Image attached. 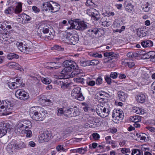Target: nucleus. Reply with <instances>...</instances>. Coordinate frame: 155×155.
Here are the masks:
<instances>
[{
  "label": "nucleus",
  "instance_id": "38",
  "mask_svg": "<svg viewBox=\"0 0 155 155\" xmlns=\"http://www.w3.org/2000/svg\"><path fill=\"white\" fill-rule=\"evenodd\" d=\"M25 44H23L22 42L20 41H17L15 44V45L19 50L22 52L24 49L23 46Z\"/></svg>",
  "mask_w": 155,
  "mask_h": 155
},
{
  "label": "nucleus",
  "instance_id": "16",
  "mask_svg": "<svg viewBox=\"0 0 155 155\" xmlns=\"http://www.w3.org/2000/svg\"><path fill=\"white\" fill-rule=\"evenodd\" d=\"M18 16L19 17L17 18L18 20H19V21L20 19L21 20V19L22 22H23V21H24V22L25 23L26 22L30 21L31 19V17L25 13L20 14Z\"/></svg>",
  "mask_w": 155,
  "mask_h": 155
},
{
  "label": "nucleus",
  "instance_id": "47",
  "mask_svg": "<svg viewBox=\"0 0 155 155\" xmlns=\"http://www.w3.org/2000/svg\"><path fill=\"white\" fill-rule=\"evenodd\" d=\"M65 114V110H64L63 108H57V115L58 116H61L63 114Z\"/></svg>",
  "mask_w": 155,
  "mask_h": 155
},
{
  "label": "nucleus",
  "instance_id": "43",
  "mask_svg": "<svg viewBox=\"0 0 155 155\" xmlns=\"http://www.w3.org/2000/svg\"><path fill=\"white\" fill-rule=\"evenodd\" d=\"M86 148H81L76 149V151L77 153L80 154H84L87 151Z\"/></svg>",
  "mask_w": 155,
  "mask_h": 155
},
{
  "label": "nucleus",
  "instance_id": "46",
  "mask_svg": "<svg viewBox=\"0 0 155 155\" xmlns=\"http://www.w3.org/2000/svg\"><path fill=\"white\" fill-rule=\"evenodd\" d=\"M73 112L72 113V117H76L79 114V111L78 109L74 107L73 108Z\"/></svg>",
  "mask_w": 155,
  "mask_h": 155
},
{
  "label": "nucleus",
  "instance_id": "29",
  "mask_svg": "<svg viewBox=\"0 0 155 155\" xmlns=\"http://www.w3.org/2000/svg\"><path fill=\"white\" fill-rule=\"evenodd\" d=\"M97 28H91L88 30L87 31V33L91 37L93 38L96 35Z\"/></svg>",
  "mask_w": 155,
  "mask_h": 155
},
{
  "label": "nucleus",
  "instance_id": "52",
  "mask_svg": "<svg viewBox=\"0 0 155 155\" xmlns=\"http://www.w3.org/2000/svg\"><path fill=\"white\" fill-rule=\"evenodd\" d=\"M150 8L149 6V4L147 3L146 4L143 6L142 7L143 10L145 12H148L150 9Z\"/></svg>",
  "mask_w": 155,
  "mask_h": 155
},
{
  "label": "nucleus",
  "instance_id": "15",
  "mask_svg": "<svg viewBox=\"0 0 155 155\" xmlns=\"http://www.w3.org/2000/svg\"><path fill=\"white\" fill-rule=\"evenodd\" d=\"M63 64L64 66H66L70 68L71 71V69H76L78 66L77 64L74 61L70 60L64 61Z\"/></svg>",
  "mask_w": 155,
  "mask_h": 155
},
{
  "label": "nucleus",
  "instance_id": "49",
  "mask_svg": "<svg viewBox=\"0 0 155 155\" xmlns=\"http://www.w3.org/2000/svg\"><path fill=\"white\" fill-rule=\"evenodd\" d=\"M110 76L106 75L105 77V79L108 84H110L113 80L111 79Z\"/></svg>",
  "mask_w": 155,
  "mask_h": 155
},
{
  "label": "nucleus",
  "instance_id": "24",
  "mask_svg": "<svg viewBox=\"0 0 155 155\" xmlns=\"http://www.w3.org/2000/svg\"><path fill=\"white\" fill-rule=\"evenodd\" d=\"M91 17L95 21H97L101 18V16L99 12L94 8V11L92 12Z\"/></svg>",
  "mask_w": 155,
  "mask_h": 155
},
{
  "label": "nucleus",
  "instance_id": "62",
  "mask_svg": "<svg viewBox=\"0 0 155 155\" xmlns=\"http://www.w3.org/2000/svg\"><path fill=\"white\" fill-rule=\"evenodd\" d=\"M94 8H90L87 9L86 10V13L87 14L90 16L92 15V12L94 11Z\"/></svg>",
  "mask_w": 155,
  "mask_h": 155
},
{
  "label": "nucleus",
  "instance_id": "17",
  "mask_svg": "<svg viewBox=\"0 0 155 155\" xmlns=\"http://www.w3.org/2000/svg\"><path fill=\"white\" fill-rule=\"evenodd\" d=\"M125 10L130 13H132L134 11V6L130 2H126L124 4Z\"/></svg>",
  "mask_w": 155,
  "mask_h": 155
},
{
  "label": "nucleus",
  "instance_id": "26",
  "mask_svg": "<svg viewBox=\"0 0 155 155\" xmlns=\"http://www.w3.org/2000/svg\"><path fill=\"white\" fill-rule=\"evenodd\" d=\"M136 136L138 140H140L141 142H143L145 141L147 135L145 134L140 133L136 134Z\"/></svg>",
  "mask_w": 155,
  "mask_h": 155
},
{
  "label": "nucleus",
  "instance_id": "35",
  "mask_svg": "<svg viewBox=\"0 0 155 155\" xmlns=\"http://www.w3.org/2000/svg\"><path fill=\"white\" fill-rule=\"evenodd\" d=\"M137 36L140 38L146 36L145 32L141 29L137 30Z\"/></svg>",
  "mask_w": 155,
  "mask_h": 155
},
{
  "label": "nucleus",
  "instance_id": "31",
  "mask_svg": "<svg viewBox=\"0 0 155 155\" xmlns=\"http://www.w3.org/2000/svg\"><path fill=\"white\" fill-rule=\"evenodd\" d=\"M132 111L137 114H143L145 112L141 108L137 107H134L132 109Z\"/></svg>",
  "mask_w": 155,
  "mask_h": 155
},
{
  "label": "nucleus",
  "instance_id": "63",
  "mask_svg": "<svg viewBox=\"0 0 155 155\" xmlns=\"http://www.w3.org/2000/svg\"><path fill=\"white\" fill-rule=\"evenodd\" d=\"M117 73L116 72H112L110 74V77L113 79H115L117 77Z\"/></svg>",
  "mask_w": 155,
  "mask_h": 155
},
{
  "label": "nucleus",
  "instance_id": "51",
  "mask_svg": "<svg viewBox=\"0 0 155 155\" xmlns=\"http://www.w3.org/2000/svg\"><path fill=\"white\" fill-rule=\"evenodd\" d=\"M90 55L94 57H97L101 58L102 56L101 54H99L96 52H94L90 54Z\"/></svg>",
  "mask_w": 155,
  "mask_h": 155
},
{
  "label": "nucleus",
  "instance_id": "12",
  "mask_svg": "<svg viewBox=\"0 0 155 155\" xmlns=\"http://www.w3.org/2000/svg\"><path fill=\"white\" fill-rule=\"evenodd\" d=\"M16 97L21 100L25 101L29 98L28 93L22 89H18L15 92Z\"/></svg>",
  "mask_w": 155,
  "mask_h": 155
},
{
  "label": "nucleus",
  "instance_id": "44",
  "mask_svg": "<svg viewBox=\"0 0 155 155\" xmlns=\"http://www.w3.org/2000/svg\"><path fill=\"white\" fill-rule=\"evenodd\" d=\"M132 155H143L142 153H141L140 150L138 149H134L131 153Z\"/></svg>",
  "mask_w": 155,
  "mask_h": 155
},
{
  "label": "nucleus",
  "instance_id": "27",
  "mask_svg": "<svg viewBox=\"0 0 155 155\" xmlns=\"http://www.w3.org/2000/svg\"><path fill=\"white\" fill-rule=\"evenodd\" d=\"M49 67L52 69H56L59 68L60 64L59 63L50 62L48 63Z\"/></svg>",
  "mask_w": 155,
  "mask_h": 155
},
{
  "label": "nucleus",
  "instance_id": "32",
  "mask_svg": "<svg viewBox=\"0 0 155 155\" xmlns=\"http://www.w3.org/2000/svg\"><path fill=\"white\" fill-rule=\"evenodd\" d=\"M7 84L9 87L11 89H14L20 86V84L15 82H8Z\"/></svg>",
  "mask_w": 155,
  "mask_h": 155
},
{
  "label": "nucleus",
  "instance_id": "39",
  "mask_svg": "<svg viewBox=\"0 0 155 155\" xmlns=\"http://www.w3.org/2000/svg\"><path fill=\"white\" fill-rule=\"evenodd\" d=\"M14 8L12 7L7 8L5 10L4 12L6 14H11L14 12Z\"/></svg>",
  "mask_w": 155,
  "mask_h": 155
},
{
  "label": "nucleus",
  "instance_id": "20",
  "mask_svg": "<svg viewBox=\"0 0 155 155\" xmlns=\"http://www.w3.org/2000/svg\"><path fill=\"white\" fill-rule=\"evenodd\" d=\"M141 45L144 48L150 47L153 46V41L150 40H145L141 42Z\"/></svg>",
  "mask_w": 155,
  "mask_h": 155
},
{
  "label": "nucleus",
  "instance_id": "6",
  "mask_svg": "<svg viewBox=\"0 0 155 155\" xmlns=\"http://www.w3.org/2000/svg\"><path fill=\"white\" fill-rule=\"evenodd\" d=\"M26 145L24 142H11L7 147V150L9 152H13L15 150H18L25 148Z\"/></svg>",
  "mask_w": 155,
  "mask_h": 155
},
{
  "label": "nucleus",
  "instance_id": "59",
  "mask_svg": "<svg viewBox=\"0 0 155 155\" xmlns=\"http://www.w3.org/2000/svg\"><path fill=\"white\" fill-rule=\"evenodd\" d=\"M106 143L108 144H110L111 141V137L110 136H108L105 137Z\"/></svg>",
  "mask_w": 155,
  "mask_h": 155
},
{
  "label": "nucleus",
  "instance_id": "10",
  "mask_svg": "<svg viewBox=\"0 0 155 155\" xmlns=\"http://www.w3.org/2000/svg\"><path fill=\"white\" fill-rule=\"evenodd\" d=\"M81 88L77 87L73 89L71 92V96L73 98L79 101H82L84 99L82 94L80 93Z\"/></svg>",
  "mask_w": 155,
  "mask_h": 155
},
{
  "label": "nucleus",
  "instance_id": "7",
  "mask_svg": "<svg viewBox=\"0 0 155 155\" xmlns=\"http://www.w3.org/2000/svg\"><path fill=\"white\" fill-rule=\"evenodd\" d=\"M124 116V114L122 110L115 109L113 110L112 114V120L114 123H119L123 119Z\"/></svg>",
  "mask_w": 155,
  "mask_h": 155
},
{
  "label": "nucleus",
  "instance_id": "48",
  "mask_svg": "<svg viewBox=\"0 0 155 155\" xmlns=\"http://www.w3.org/2000/svg\"><path fill=\"white\" fill-rule=\"evenodd\" d=\"M45 36L46 37H45L44 39L47 38L48 39H52L54 37V34H52V33L50 31L48 34H47L45 35Z\"/></svg>",
  "mask_w": 155,
  "mask_h": 155
},
{
  "label": "nucleus",
  "instance_id": "4",
  "mask_svg": "<svg viewBox=\"0 0 155 155\" xmlns=\"http://www.w3.org/2000/svg\"><path fill=\"white\" fill-rule=\"evenodd\" d=\"M68 23L71 26L67 28V30L75 29L83 31L87 28V25L86 23L84 21H79L78 19L69 20Z\"/></svg>",
  "mask_w": 155,
  "mask_h": 155
},
{
  "label": "nucleus",
  "instance_id": "30",
  "mask_svg": "<svg viewBox=\"0 0 155 155\" xmlns=\"http://www.w3.org/2000/svg\"><path fill=\"white\" fill-rule=\"evenodd\" d=\"M22 4L21 2L17 3L15 8L14 9V11L16 14H18L22 11Z\"/></svg>",
  "mask_w": 155,
  "mask_h": 155
},
{
  "label": "nucleus",
  "instance_id": "54",
  "mask_svg": "<svg viewBox=\"0 0 155 155\" xmlns=\"http://www.w3.org/2000/svg\"><path fill=\"white\" fill-rule=\"evenodd\" d=\"M12 108H10V107H5V110H4V111L6 113L5 114L6 115L11 114L12 112Z\"/></svg>",
  "mask_w": 155,
  "mask_h": 155
},
{
  "label": "nucleus",
  "instance_id": "13",
  "mask_svg": "<svg viewBox=\"0 0 155 155\" xmlns=\"http://www.w3.org/2000/svg\"><path fill=\"white\" fill-rule=\"evenodd\" d=\"M10 128L8 123L4 122L0 123V137L5 135L7 132V130Z\"/></svg>",
  "mask_w": 155,
  "mask_h": 155
},
{
  "label": "nucleus",
  "instance_id": "19",
  "mask_svg": "<svg viewBox=\"0 0 155 155\" xmlns=\"http://www.w3.org/2000/svg\"><path fill=\"white\" fill-rule=\"evenodd\" d=\"M65 67L61 71V74L63 75V77L64 78H68L70 74L69 73L71 71L70 68L66 66H64Z\"/></svg>",
  "mask_w": 155,
  "mask_h": 155
},
{
  "label": "nucleus",
  "instance_id": "61",
  "mask_svg": "<svg viewBox=\"0 0 155 155\" xmlns=\"http://www.w3.org/2000/svg\"><path fill=\"white\" fill-rule=\"evenodd\" d=\"M93 138L95 140H98L100 138V135L97 133H93L92 134Z\"/></svg>",
  "mask_w": 155,
  "mask_h": 155
},
{
  "label": "nucleus",
  "instance_id": "28",
  "mask_svg": "<svg viewBox=\"0 0 155 155\" xmlns=\"http://www.w3.org/2000/svg\"><path fill=\"white\" fill-rule=\"evenodd\" d=\"M40 101L44 105L51 106L53 104L52 101L50 99H43L41 98L40 99Z\"/></svg>",
  "mask_w": 155,
  "mask_h": 155
},
{
  "label": "nucleus",
  "instance_id": "3",
  "mask_svg": "<svg viewBox=\"0 0 155 155\" xmlns=\"http://www.w3.org/2000/svg\"><path fill=\"white\" fill-rule=\"evenodd\" d=\"M32 127L31 121L28 119H22L19 120L14 127L15 132L19 134L20 132H23L24 130L30 129Z\"/></svg>",
  "mask_w": 155,
  "mask_h": 155
},
{
  "label": "nucleus",
  "instance_id": "41",
  "mask_svg": "<svg viewBox=\"0 0 155 155\" xmlns=\"http://www.w3.org/2000/svg\"><path fill=\"white\" fill-rule=\"evenodd\" d=\"M80 76L77 77V78L74 79V81L77 83H80L83 84L84 83V79L83 78H81Z\"/></svg>",
  "mask_w": 155,
  "mask_h": 155
},
{
  "label": "nucleus",
  "instance_id": "18",
  "mask_svg": "<svg viewBox=\"0 0 155 155\" xmlns=\"http://www.w3.org/2000/svg\"><path fill=\"white\" fill-rule=\"evenodd\" d=\"M24 47V48L23 51V52L29 54L32 53L34 49L32 46L26 44H25Z\"/></svg>",
  "mask_w": 155,
  "mask_h": 155
},
{
  "label": "nucleus",
  "instance_id": "36",
  "mask_svg": "<svg viewBox=\"0 0 155 155\" xmlns=\"http://www.w3.org/2000/svg\"><path fill=\"white\" fill-rule=\"evenodd\" d=\"M18 58V55L14 53H9L7 56V58L9 60H12L14 58L17 59Z\"/></svg>",
  "mask_w": 155,
  "mask_h": 155
},
{
  "label": "nucleus",
  "instance_id": "1",
  "mask_svg": "<svg viewBox=\"0 0 155 155\" xmlns=\"http://www.w3.org/2000/svg\"><path fill=\"white\" fill-rule=\"evenodd\" d=\"M38 108L37 107H32L29 109V114L31 118L36 121H42L47 114V111L41 109L38 112Z\"/></svg>",
  "mask_w": 155,
  "mask_h": 155
},
{
  "label": "nucleus",
  "instance_id": "58",
  "mask_svg": "<svg viewBox=\"0 0 155 155\" xmlns=\"http://www.w3.org/2000/svg\"><path fill=\"white\" fill-rule=\"evenodd\" d=\"M89 61H81V65L83 67L90 66Z\"/></svg>",
  "mask_w": 155,
  "mask_h": 155
},
{
  "label": "nucleus",
  "instance_id": "64",
  "mask_svg": "<svg viewBox=\"0 0 155 155\" xmlns=\"http://www.w3.org/2000/svg\"><path fill=\"white\" fill-rule=\"evenodd\" d=\"M54 48L56 50L60 51H62L64 50V48H62L61 46L57 45L54 46Z\"/></svg>",
  "mask_w": 155,
  "mask_h": 155
},
{
  "label": "nucleus",
  "instance_id": "33",
  "mask_svg": "<svg viewBox=\"0 0 155 155\" xmlns=\"http://www.w3.org/2000/svg\"><path fill=\"white\" fill-rule=\"evenodd\" d=\"M99 98L103 101L105 99V98H108L109 96V94L107 93L104 91L100 92L98 94Z\"/></svg>",
  "mask_w": 155,
  "mask_h": 155
},
{
  "label": "nucleus",
  "instance_id": "40",
  "mask_svg": "<svg viewBox=\"0 0 155 155\" xmlns=\"http://www.w3.org/2000/svg\"><path fill=\"white\" fill-rule=\"evenodd\" d=\"M148 57H146V58H150L153 59V58L155 57V52L153 51H150L146 54Z\"/></svg>",
  "mask_w": 155,
  "mask_h": 155
},
{
  "label": "nucleus",
  "instance_id": "2",
  "mask_svg": "<svg viewBox=\"0 0 155 155\" xmlns=\"http://www.w3.org/2000/svg\"><path fill=\"white\" fill-rule=\"evenodd\" d=\"M111 109L107 103H101L97 105L96 112L99 116L104 118L109 115Z\"/></svg>",
  "mask_w": 155,
  "mask_h": 155
},
{
  "label": "nucleus",
  "instance_id": "11",
  "mask_svg": "<svg viewBox=\"0 0 155 155\" xmlns=\"http://www.w3.org/2000/svg\"><path fill=\"white\" fill-rule=\"evenodd\" d=\"M39 141L40 143L48 142L52 138V136L50 132L45 131L40 134L38 137Z\"/></svg>",
  "mask_w": 155,
  "mask_h": 155
},
{
  "label": "nucleus",
  "instance_id": "56",
  "mask_svg": "<svg viewBox=\"0 0 155 155\" xmlns=\"http://www.w3.org/2000/svg\"><path fill=\"white\" fill-rule=\"evenodd\" d=\"M113 26V27L115 28H120L121 25L117 21H114Z\"/></svg>",
  "mask_w": 155,
  "mask_h": 155
},
{
  "label": "nucleus",
  "instance_id": "14",
  "mask_svg": "<svg viewBox=\"0 0 155 155\" xmlns=\"http://www.w3.org/2000/svg\"><path fill=\"white\" fill-rule=\"evenodd\" d=\"M55 83L60 86L62 89L64 90L68 88L70 85L67 79H58L55 81Z\"/></svg>",
  "mask_w": 155,
  "mask_h": 155
},
{
  "label": "nucleus",
  "instance_id": "37",
  "mask_svg": "<svg viewBox=\"0 0 155 155\" xmlns=\"http://www.w3.org/2000/svg\"><path fill=\"white\" fill-rule=\"evenodd\" d=\"M26 134V137H32V134L31 131L30 130H25L23 132H20L19 134Z\"/></svg>",
  "mask_w": 155,
  "mask_h": 155
},
{
  "label": "nucleus",
  "instance_id": "57",
  "mask_svg": "<svg viewBox=\"0 0 155 155\" xmlns=\"http://www.w3.org/2000/svg\"><path fill=\"white\" fill-rule=\"evenodd\" d=\"M96 30L97 31V32H96V35L98 34L99 36L102 35L104 32V30L101 28H97Z\"/></svg>",
  "mask_w": 155,
  "mask_h": 155
},
{
  "label": "nucleus",
  "instance_id": "34",
  "mask_svg": "<svg viewBox=\"0 0 155 155\" xmlns=\"http://www.w3.org/2000/svg\"><path fill=\"white\" fill-rule=\"evenodd\" d=\"M73 108L67 109L65 110V114L64 115L67 117H72V113L73 112Z\"/></svg>",
  "mask_w": 155,
  "mask_h": 155
},
{
  "label": "nucleus",
  "instance_id": "55",
  "mask_svg": "<svg viewBox=\"0 0 155 155\" xmlns=\"http://www.w3.org/2000/svg\"><path fill=\"white\" fill-rule=\"evenodd\" d=\"M96 84L97 85L101 84L103 82L102 78L101 77L97 78L96 80Z\"/></svg>",
  "mask_w": 155,
  "mask_h": 155
},
{
  "label": "nucleus",
  "instance_id": "42",
  "mask_svg": "<svg viewBox=\"0 0 155 155\" xmlns=\"http://www.w3.org/2000/svg\"><path fill=\"white\" fill-rule=\"evenodd\" d=\"M41 81L43 84H49L51 81L49 78H44L43 77L41 78Z\"/></svg>",
  "mask_w": 155,
  "mask_h": 155
},
{
  "label": "nucleus",
  "instance_id": "5",
  "mask_svg": "<svg viewBox=\"0 0 155 155\" xmlns=\"http://www.w3.org/2000/svg\"><path fill=\"white\" fill-rule=\"evenodd\" d=\"M60 7V5L56 2H48L43 4L42 9L44 11H51L54 13L59 11Z\"/></svg>",
  "mask_w": 155,
  "mask_h": 155
},
{
  "label": "nucleus",
  "instance_id": "53",
  "mask_svg": "<svg viewBox=\"0 0 155 155\" xmlns=\"http://www.w3.org/2000/svg\"><path fill=\"white\" fill-rule=\"evenodd\" d=\"M120 151L123 154L130 153V151L129 148H122L120 149Z\"/></svg>",
  "mask_w": 155,
  "mask_h": 155
},
{
  "label": "nucleus",
  "instance_id": "21",
  "mask_svg": "<svg viewBox=\"0 0 155 155\" xmlns=\"http://www.w3.org/2000/svg\"><path fill=\"white\" fill-rule=\"evenodd\" d=\"M136 99L138 102L142 103L144 102L146 100V97L144 94H139L136 97Z\"/></svg>",
  "mask_w": 155,
  "mask_h": 155
},
{
  "label": "nucleus",
  "instance_id": "60",
  "mask_svg": "<svg viewBox=\"0 0 155 155\" xmlns=\"http://www.w3.org/2000/svg\"><path fill=\"white\" fill-rule=\"evenodd\" d=\"M67 23V21L64 20L60 22L59 24V27L60 29H62L63 28L64 25H65Z\"/></svg>",
  "mask_w": 155,
  "mask_h": 155
},
{
  "label": "nucleus",
  "instance_id": "45",
  "mask_svg": "<svg viewBox=\"0 0 155 155\" xmlns=\"http://www.w3.org/2000/svg\"><path fill=\"white\" fill-rule=\"evenodd\" d=\"M126 65L129 68H131L134 67L135 65L134 62L132 60H129L125 63Z\"/></svg>",
  "mask_w": 155,
  "mask_h": 155
},
{
  "label": "nucleus",
  "instance_id": "25",
  "mask_svg": "<svg viewBox=\"0 0 155 155\" xmlns=\"http://www.w3.org/2000/svg\"><path fill=\"white\" fill-rule=\"evenodd\" d=\"M141 120V117L138 115L132 116L130 118V121L134 123L139 122Z\"/></svg>",
  "mask_w": 155,
  "mask_h": 155
},
{
  "label": "nucleus",
  "instance_id": "22",
  "mask_svg": "<svg viewBox=\"0 0 155 155\" xmlns=\"http://www.w3.org/2000/svg\"><path fill=\"white\" fill-rule=\"evenodd\" d=\"M82 70L80 69H77V70L73 71L69 75V77L73 78L75 76L77 77L81 76V74L82 72Z\"/></svg>",
  "mask_w": 155,
  "mask_h": 155
},
{
  "label": "nucleus",
  "instance_id": "50",
  "mask_svg": "<svg viewBox=\"0 0 155 155\" xmlns=\"http://www.w3.org/2000/svg\"><path fill=\"white\" fill-rule=\"evenodd\" d=\"M89 64L90 65H95L98 64L99 62V61L97 60H92L91 61H89Z\"/></svg>",
  "mask_w": 155,
  "mask_h": 155
},
{
  "label": "nucleus",
  "instance_id": "23",
  "mask_svg": "<svg viewBox=\"0 0 155 155\" xmlns=\"http://www.w3.org/2000/svg\"><path fill=\"white\" fill-rule=\"evenodd\" d=\"M118 94L119 99L121 101H124L127 98L128 96L127 94L123 92H119Z\"/></svg>",
  "mask_w": 155,
  "mask_h": 155
},
{
  "label": "nucleus",
  "instance_id": "9",
  "mask_svg": "<svg viewBox=\"0 0 155 155\" xmlns=\"http://www.w3.org/2000/svg\"><path fill=\"white\" fill-rule=\"evenodd\" d=\"M37 32L38 36L41 38L44 39L45 37V35L49 32V29L45 24H42L39 26Z\"/></svg>",
  "mask_w": 155,
  "mask_h": 155
},
{
  "label": "nucleus",
  "instance_id": "8",
  "mask_svg": "<svg viewBox=\"0 0 155 155\" xmlns=\"http://www.w3.org/2000/svg\"><path fill=\"white\" fill-rule=\"evenodd\" d=\"M79 37L78 35L75 34L73 35L70 33L67 34L65 41L69 45H75L79 41Z\"/></svg>",
  "mask_w": 155,
  "mask_h": 155
}]
</instances>
